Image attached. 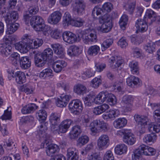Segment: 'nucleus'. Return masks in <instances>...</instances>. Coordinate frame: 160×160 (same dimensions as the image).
I'll use <instances>...</instances> for the list:
<instances>
[{
	"mask_svg": "<svg viewBox=\"0 0 160 160\" xmlns=\"http://www.w3.org/2000/svg\"><path fill=\"white\" fill-rule=\"evenodd\" d=\"M30 22L31 25L36 31H42L45 33L50 30L51 27L45 24L44 20L40 16H36L32 17Z\"/></svg>",
	"mask_w": 160,
	"mask_h": 160,
	"instance_id": "2",
	"label": "nucleus"
},
{
	"mask_svg": "<svg viewBox=\"0 0 160 160\" xmlns=\"http://www.w3.org/2000/svg\"><path fill=\"white\" fill-rule=\"evenodd\" d=\"M133 101V98L131 95L124 96L121 102V104L125 108H130Z\"/></svg>",
	"mask_w": 160,
	"mask_h": 160,
	"instance_id": "30",
	"label": "nucleus"
},
{
	"mask_svg": "<svg viewBox=\"0 0 160 160\" xmlns=\"http://www.w3.org/2000/svg\"><path fill=\"white\" fill-rule=\"evenodd\" d=\"M112 23H103L101 26H99L97 28V29L98 31L101 32L103 33H107L109 32L112 28Z\"/></svg>",
	"mask_w": 160,
	"mask_h": 160,
	"instance_id": "42",
	"label": "nucleus"
},
{
	"mask_svg": "<svg viewBox=\"0 0 160 160\" xmlns=\"http://www.w3.org/2000/svg\"><path fill=\"white\" fill-rule=\"evenodd\" d=\"M50 34L51 37L56 39H60L62 34L60 30L58 28L52 29L50 32Z\"/></svg>",
	"mask_w": 160,
	"mask_h": 160,
	"instance_id": "50",
	"label": "nucleus"
},
{
	"mask_svg": "<svg viewBox=\"0 0 160 160\" xmlns=\"http://www.w3.org/2000/svg\"><path fill=\"white\" fill-rule=\"evenodd\" d=\"M139 152L142 154V155L149 156L148 146L144 144H142L139 146Z\"/></svg>",
	"mask_w": 160,
	"mask_h": 160,
	"instance_id": "61",
	"label": "nucleus"
},
{
	"mask_svg": "<svg viewBox=\"0 0 160 160\" xmlns=\"http://www.w3.org/2000/svg\"><path fill=\"white\" fill-rule=\"evenodd\" d=\"M136 0H128L124 7L125 9L129 13L132 14L133 12Z\"/></svg>",
	"mask_w": 160,
	"mask_h": 160,
	"instance_id": "41",
	"label": "nucleus"
},
{
	"mask_svg": "<svg viewBox=\"0 0 160 160\" xmlns=\"http://www.w3.org/2000/svg\"><path fill=\"white\" fill-rule=\"evenodd\" d=\"M69 109L72 113L75 112H81L83 109L82 104L81 101L79 99L74 100L69 104Z\"/></svg>",
	"mask_w": 160,
	"mask_h": 160,
	"instance_id": "7",
	"label": "nucleus"
},
{
	"mask_svg": "<svg viewBox=\"0 0 160 160\" xmlns=\"http://www.w3.org/2000/svg\"><path fill=\"white\" fill-rule=\"evenodd\" d=\"M155 46V44L153 42L150 41L144 46V48L147 52L152 53L154 52Z\"/></svg>",
	"mask_w": 160,
	"mask_h": 160,
	"instance_id": "55",
	"label": "nucleus"
},
{
	"mask_svg": "<svg viewBox=\"0 0 160 160\" xmlns=\"http://www.w3.org/2000/svg\"><path fill=\"white\" fill-rule=\"evenodd\" d=\"M12 113L10 111H8V109L4 111V114L2 116L1 118L3 120H9L11 118Z\"/></svg>",
	"mask_w": 160,
	"mask_h": 160,
	"instance_id": "64",
	"label": "nucleus"
},
{
	"mask_svg": "<svg viewBox=\"0 0 160 160\" xmlns=\"http://www.w3.org/2000/svg\"><path fill=\"white\" fill-rule=\"evenodd\" d=\"M74 91L78 94H83L86 93L87 88L86 86L83 85L78 84L74 87Z\"/></svg>",
	"mask_w": 160,
	"mask_h": 160,
	"instance_id": "43",
	"label": "nucleus"
},
{
	"mask_svg": "<svg viewBox=\"0 0 160 160\" xmlns=\"http://www.w3.org/2000/svg\"><path fill=\"white\" fill-rule=\"evenodd\" d=\"M53 76L52 70L49 68L44 69L39 74L40 77L41 78H51Z\"/></svg>",
	"mask_w": 160,
	"mask_h": 160,
	"instance_id": "45",
	"label": "nucleus"
},
{
	"mask_svg": "<svg viewBox=\"0 0 160 160\" xmlns=\"http://www.w3.org/2000/svg\"><path fill=\"white\" fill-rule=\"evenodd\" d=\"M109 144V139L108 136L106 134L101 135L97 140V146L101 150L107 148Z\"/></svg>",
	"mask_w": 160,
	"mask_h": 160,
	"instance_id": "8",
	"label": "nucleus"
},
{
	"mask_svg": "<svg viewBox=\"0 0 160 160\" xmlns=\"http://www.w3.org/2000/svg\"><path fill=\"white\" fill-rule=\"evenodd\" d=\"M43 43L41 39L37 38L34 41L31 39L28 34L24 35L21 41L14 44L15 48L21 53L27 52L30 49L37 48L41 46Z\"/></svg>",
	"mask_w": 160,
	"mask_h": 160,
	"instance_id": "1",
	"label": "nucleus"
},
{
	"mask_svg": "<svg viewBox=\"0 0 160 160\" xmlns=\"http://www.w3.org/2000/svg\"><path fill=\"white\" fill-rule=\"evenodd\" d=\"M69 100V96L62 95L58 98L56 102V104L58 107L61 108L65 107L67 105Z\"/></svg>",
	"mask_w": 160,
	"mask_h": 160,
	"instance_id": "21",
	"label": "nucleus"
},
{
	"mask_svg": "<svg viewBox=\"0 0 160 160\" xmlns=\"http://www.w3.org/2000/svg\"><path fill=\"white\" fill-rule=\"evenodd\" d=\"M44 147L46 146V152L47 155L49 156H52L59 149L58 146L55 144H49L47 139L44 141L42 143Z\"/></svg>",
	"mask_w": 160,
	"mask_h": 160,
	"instance_id": "9",
	"label": "nucleus"
},
{
	"mask_svg": "<svg viewBox=\"0 0 160 160\" xmlns=\"http://www.w3.org/2000/svg\"><path fill=\"white\" fill-rule=\"evenodd\" d=\"M72 19L70 14L68 12L65 13L63 17L62 25L65 28H66L70 25L72 22Z\"/></svg>",
	"mask_w": 160,
	"mask_h": 160,
	"instance_id": "37",
	"label": "nucleus"
},
{
	"mask_svg": "<svg viewBox=\"0 0 160 160\" xmlns=\"http://www.w3.org/2000/svg\"><path fill=\"white\" fill-rule=\"evenodd\" d=\"M48 123L46 122L42 123L38 127V134L41 139H43L44 141L47 139L48 137L47 131L48 129L47 126Z\"/></svg>",
	"mask_w": 160,
	"mask_h": 160,
	"instance_id": "12",
	"label": "nucleus"
},
{
	"mask_svg": "<svg viewBox=\"0 0 160 160\" xmlns=\"http://www.w3.org/2000/svg\"><path fill=\"white\" fill-rule=\"evenodd\" d=\"M123 60L121 57L112 56L109 60L110 67L112 68L119 67L123 62Z\"/></svg>",
	"mask_w": 160,
	"mask_h": 160,
	"instance_id": "11",
	"label": "nucleus"
},
{
	"mask_svg": "<svg viewBox=\"0 0 160 160\" xmlns=\"http://www.w3.org/2000/svg\"><path fill=\"white\" fill-rule=\"evenodd\" d=\"M109 108V107L108 105L103 104L94 108L92 109V112L96 115H99L105 112Z\"/></svg>",
	"mask_w": 160,
	"mask_h": 160,
	"instance_id": "28",
	"label": "nucleus"
},
{
	"mask_svg": "<svg viewBox=\"0 0 160 160\" xmlns=\"http://www.w3.org/2000/svg\"><path fill=\"white\" fill-rule=\"evenodd\" d=\"M100 50V47L97 45L90 47L88 51V54L90 56H94L97 55Z\"/></svg>",
	"mask_w": 160,
	"mask_h": 160,
	"instance_id": "48",
	"label": "nucleus"
},
{
	"mask_svg": "<svg viewBox=\"0 0 160 160\" xmlns=\"http://www.w3.org/2000/svg\"><path fill=\"white\" fill-rule=\"evenodd\" d=\"M107 102L111 106H113L117 103V100L115 96L112 93H108Z\"/></svg>",
	"mask_w": 160,
	"mask_h": 160,
	"instance_id": "53",
	"label": "nucleus"
},
{
	"mask_svg": "<svg viewBox=\"0 0 160 160\" xmlns=\"http://www.w3.org/2000/svg\"><path fill=\"white\" fill-rule=\"evenodd\" d=\"M51 46L53 49L54 53L57 54L59 58H63L64 57L65 53L63 48L59 44L54 43L51 44Z\"/></svg>",
	"mask_w": 160,
	"mask_h": 160,
	"instance_id": "20",
	"label": "nucleus"
},
{
	"mask_svg": "<svg viewBox=\"0 0 160 160\" xmlns=\"http://www.w3.org/2000/svg\"><path fill=\"white\" fill-rule=\"evenodd\" d=\"M115 153L118 155H122L126 152L128 149L127 146L124 144L117 145L115 148Z\"/></svg>",
	"mask_w": 160,
	"mask_h": 160,
	"instance_id": "39",
	"label": "nucleus"
},
{
	"mask_svg": "<svg viewBox=\"0 0 160 160\" xmlns=\"http://www.w3.org/2000/svg\"><path fill=\"white\" fill-rule=\"evenodd\" d=\"M70 119H67L62 121L59 126V132L62 133L66 132L72 123Z\"/></svg>",
	"mask_w": 160,
	"mask_h": 160,
	"instance_id": "24",
	"label": "nucleus"
},
{
	"mask_svg": "<svg viewBox=\"0 0 160 160\" xmlns=\"http://www.w3.org/2000/svg\"><path fill=\"white\" fill-rule=\"evenodd\" d=\"M86 4L83 0H75L72 5L73 12L78 16H82L85 13Z\"/></svg>",
	"mask_w": 160,
	"mask_h": 160,
	"instance_id": "5",
	"label": "nucleus"
},
{
	"mask_svg": "<svg viewBox=\"0 0 160 160\" xmlns=\"http://www.w3.org/2000/svg\"><path fill=\"white\" fill-rule=\"evenodd\" d=\"M67 156L68 160H78V152L76 148L70 147L67 151Z\"/></svg>",
	"mask_w": 160,
	"mask_h": 160,
	"instance_id": "19",
	"label": "nucleus"
},
{
	"mask_svg": "<svg viewBox=\"0 0 160 160\" xmlns=\"http://www.w3.org/2000/svg\"><path fill=\"white\" fill-rule=\"evenodd\" d=\"M155 15L154 12L151 9H147L144 16V19H146L148 24H151L155 21Z\"/></svg>",
	"mask_w": 160,
	"mask_h": 160,
	"instance_id": "29",
	"label": "nucleus"
},
{
	"mask_svg": "<svg viewBox=\"0 0 160 160\" xmlns=\"http://www.w3.org/2000/svg\"><path fill=\"white\" fill-rule=\"evenodd\" d=\"M135 121L138 122L139 124L142 126L141 131H140L141 134L145 132V126L147 125V118L143 116H140L138 115H135L134 117Z\"/></svg>",
	"mask_w": 160,
	"mask_h": 160,
	"instance_id": "15",
	"label": "nucleus"
},
{
	"mask_svg": "<svg viewBox=\"0 0 160 160\" xmlns=\"http://www.w3.org/2000/svg\"><path fill=\"white\" fill-rule=\"evenodd\" d=\"M113 40L112 38H109L105 40L101 45L102 51H105L112 44Z\"/></svg>",
	"mask_w": 160,
	"mask_h": 160,
	"instance_id": "58",
	"label": "nucleus"
},
{
	"mask_svg": "<svg viewBox=\"0 0 160 160\" xmlns=\"http://www.w3.org/2000/svg\"><path fill=\"white\" fill-rule=\"evenodd\" d=\"M119 115V110L117 109H110L109 112L102 115V118L106 120H114Z\"/></svg>",
	"mask_w": 160,
	"mask_h": 160,
	"instance_id": "16",
	"label": "nucleus"
},
{
	"mask_svg": "<svg viewBox=\"0 0 160 160\" xmlns=\"http://www.w3.org/2000/svg\"><path fill=\"white\" fill-rule=\"evenodd\" d=\"M3 41L6 45H11L15 43L17 40V37L16 35H5L3 38Z\"/></svg>",
	"mask_w": 160,
	"mask_h": 160,
	"instance_id": "35",
	"label": "nucleus"
},
{
	"mask_svg": "<svg viewBox=\"0 0 160 160\" xmlns=\"http://www.w3.org/2000/svg\"><path fill=\"white\" fill-rule=\"evenodd\" d=\"M149 22H148L146 19H138L136 22L135 26L136 27H138L139 26H143L144 30L148 28L147 23H148Z\"/></svg>",
	"mask_w": 160,
	"mask_h": 160,
	"instance_id": "57",
	"label": "nucleus"
},
{
	"mask_svg": "<svg viewBox=\"0 0 160 160\" xmlns=\"http://www.w3.org/2000/svg\"><path fill=\"white\" fill-rule=\"evenodd\" d=\"M102 83V80L100 77H96L91 81V86L94 88H97Z\"/></svg>",
	"mask_w": 160,
	"mask_h": 160,
	"instance_id": "54",
	"label": "nucleus"
},
{
	"mask_svg": "<svg viewBox=\"0 0 160 160\" xmlns=\"http://www.w3.org/2000/svg\"><path fill=\"white\" fill-rule=\"evenodd\" d=\"M157 139V135L153 133L148 134L145 135L143 138V142L148 143L149 142H155Z\"/></svg>",
	"mask_w": 160,
	"mask_h": 160,
	"instance_id": "47",
	"label": "nucleus"
},
{
	"mask_svg": "<svg viewBox=\"0 0 160 160\" xmlns=\"http://www.w3.org/2000/svg\"><path fill=\"white\" fill-rule=\"evenodd\" d=\"M63 40L69 44H72L79 41L81 38V32L80 34L76 35L69 31L64 32L62 34Z\"/></svg>",
	"mask_w": 160,
	"mask_h": 160,
	"instance_id": "6",
	"label": "nucleus"
},
{
	"mask_svg": "<svg viewBox=\"0 0 160 160\" xmlns=\"http://www.w3.org/2000/svg\"><path fill=\"white\" fill-rule=\"evenodd\" d=\"M36 117L39 121L43 122L46 120L47 114L44 110L41 109L37 112Z\"/></svg>",
	"mask_w": 160,
	"mask_h": 160,
	"instance_id": "44",
	"label": "nucleus"
},
{
	"mask_svg": "<svg viewBox=\"0 0 160 160\" xmlns=\"http://www.w3.org/2000/svg\"><path fill=\"white\" fill-rule=\"evenodd\" d=\"M128 21V17L125 14L123 15L119 21V24L120 28L123 30H124L127 25Z\"/></svg>",
	"mask_w": 160,
	"mask_h": 160,
	"instance_id": "52",
	"label": "nucleus"
},
{
	"mask_svg": "<svg viewBox=\"0 0 160 160\" xmlns=\"http://www.w3.org/2000/svg\"><path fill=\"white\" fill-rule=\"evenodd\" d=\"M103 10L98 6L95 7L92 11V16L94 19L97 18V17L101 15L103 12Z\"/></svg>",
	"mask_w": 160,
	"mask_h": 160,
	"instance_id": "56",
	"label": "nucleus"
},
{
	"mask_svg": "<svg viewBox=\"0 0 160 160\" xmlns=\"http://www.w3.org/2000/svg\"><path fill=\"white\" fill-rule=\"evenodd\" d=\"M85 23V21L82 18L77 17L72 19V22L70 25L79 28L82 27Z\"/></svg>",
	"mask_w": 160,
	"mask_h": 160,
	"instance_id": "40",
	"label": "nucleus"
},
{
	"mask_svg": "<svg viewBox=\"0 0 160 160\" xmlns=\"http://www.w3.org/2000/svg\"><path fill=\"white\" fill-rule=\"evenodd\" d=\"M131 40L132 44L136 45H139L141 42V37L136 35L132 36L131 37Z\"/></svg>",
	"mask_w": 160,
	"mask_h": 160,
	"instance_id": "63",
	"label": "nucleus"
},
{
	"mask_svg": "<svg viewBox=\"0 0 160 160\" xmlns=\"http://www.w3.org/2000/svg\"><path fill=\"white\" fill-rule=\"evenodd\" d=\"M98 20L99 22L101 24L112 23L111 18L110 15L108 14H105L104 15L100 17Z\"/></svg>",
	"mask_w": 160,
	"mask_h": 160,
	"instance_id": "51",
	"label": "nucleus"
},
{
	"mask_svg": "<svg viewBox=\"0 0 160 160\" xmlns=\"http://www.w3.org/2000/svg\"><path fill=\"white\" fill-rule=\"evenodd\" d=\"M19 54L17 52H14L12 53L9 57L10 60L12 61L13 64H17L19 60H20Z\"/></svg>",
	"mask_w": 160,
	"mask_h": 160,
	"instance_id": "60",
	"label": "nucleus"
},
{
	"mask_svg": "<svg viewBox=\"0 0 160 160\" xmlns=\"http://www.w3.org/2000/svg\"><path fill=\"white\" fill-rule=\"evenodd\" d=\"M95 71L91 68H86L82 73V78L84 79L93 77Z\"/></svg>",
	"mask_w": 160,
	"mask_h": 160,
	"instance_id": "36",
	"label": "nucleus"
},
{
	"mask_svg": "<svg viewBox=\"0 0 160 160\" xmlns=\"http://www.w3.org/2000/svg\"><path fill=\"white\" fill-rule=\"evenodd\" d=\"M82 132V130L79 126H75L72 128L69 132V137L71 139H74L78 137Z\"/></svg>",
	"mask_w": 160,
	"mask_h": 160,
	"instance_id": "32",
	"label": "nucleus"
},
{
	"mask_svg": "<svg viewBox=\"0 0 160 160\" xmlns=\"http://www.w3.org/2000/svg\"><path fill=\"white\" fill-rule=\"evenodd\" d=\"M128 85L131 87L135 88L140 86L142 85L141 80L138 77L131 76L127 79Z\"/></svg>",
	"mask_w": 160,
	"mask_h": 160,
	"instance_id": "14",
	"label": "nucleus"
},
{
	"mask_svg": "<svg viewBox=\"0 0 160 160\" xmlns=\"http://www.w3.org/2000/svg\"><path fill=\"white\" fill-rule=\"evenodd\" d=\"M16 81L18 84H21L26 82V77L24 72L21 71H17L15 75Z\"/></svg>",
	"mask_w": 160,
	"mask_h": 160,
	"instance_id": "33",
	"label": "nucleus"
},
{
	"mask_svg": "<svg viewBox=\"0 0 160 160\" xmlns=\"http://www.w3.org/2000/svg\"><path fill=\"white\" fill-rule=\"evenodd\" d=\"M123 139L125 143L129 145L134 144L136 141L134 135L132 133L129 132L126 133L123 136Z\"/></svg>",
	"mask_w": 160,
	"mask_h": 160,
	"instance_id": "27",
	"label": "nucleus"
},
{
	"mask_svg": "<svg viewBox=\"0 0 160 160\" xmlns=\"http://www.w3.org/2000/svg\"><path fill=\"white\" fill-rule=\"evenodd\" d=\"M131 71L133 74H138L139 73L138 63L137 62L132 61L129 64Z\"/></svg>",
	"mask_w": 160,
	"mask_h": 160,
	"instance_id": "49",
	"label": "nucleus"
},
{
	"mask_svg": "<svg viewBox=\"0 0 160 160\" xmlns=\"http://www.w3.org/2000/svg\"><path fill=\"white\" fill-rule=\"evenodd\" d=\"M89 140V138L87 136H82L78 139V145L82 146L87 143Z\"/></svg>",
	"mask_w": 160,
	"mask_h": 160,
	"instance_id": "59",
	"label": "nucleus"
},
{
	"mask_svg": "<svg viewBox=\"0 0 160 160\" xmlns=\"http://www.w3.org/2000/svg\"><path fill=\"white\" fill-rule=\"evenodd\" d=\"M38 108V107L35 104H29L24 107L21 110V112L23 114L31 113Z\"/></svg>",
	"mask_w": 160,
	"mask_h": 160,
	"instance_id": "26",
	"label": "nucleus"
},
{
	"mask_svg": "<svg viewBox=\"0 0 160 160\" xmlns=\"http://www.w3.org/2000/svg\"><path fill=\"white\" fill-rule=\"evenodd\" d=\"M62 16V13L60 11H54L48 17V23L52 25L57 24L60 21Z\"/></svg>",
	"mask_w": 160,
	"mask_h": 160,
	"instance_id": "10",
	"label": "nucleus"
},
{
	"mask_svg": "<svg viewBox=\"0 0 160 160\" xmlns=\"http://www.w3.org/2000/svg\"><path fill=\"white\" fill-rule=\"evenodd\" d=\"M82 52L78 46L72 45L69 47L67 50L68 54L71 57L77 56Z\"/></svg>",
	"mask_w": 160,
	"mask_h": 160,
	"instance_id": "22",
	"label": "nucleus"
},
{
	"mask_svg": "<svg viewBox=\"0 0 160 160\" xmlns=\"http://www.w3.org/2000/svg\"><path fill=\"white\" fill-rule=\"evenodd\" d=\"M35 89L33 84H26L19 87V90L23 91L27 94H31L33 93Z\"/></svg>",
	"mask_w": 160,
	"mask_h": 160,
	"instance_id": "23",
	"label": "nucleus"
},
{
	"mask_svg": "<svg viewBox=\"0 0 160 160\" xmlns=\"http://www.w3.org/2000/svg\"><path fill=\"white\" fill-rule=\"evenodd\" d=\"M89 127L91 134L95 135L98 132L107 131L108 129V125L102 120L96 119L90 123Z\"/></svg>",
	"mask_w": 160,
	"mask_h": 160,
	"instance_id": "4",
	"label": "nucleus"
},
{
	"mask_svg": "<svg viewBox=\"0 0 160 160\" xmlns=\"http://www.w3.org/2000/svg\"><path fill=\"white\" fill-rule=\"evenodd\" d=\"M20 64L22 68L24 69H27L31 66V62L28 57H22L20 59Z\"/></svg>",
	"mask_w": 160,
	"mask_h": 160,
	"instance_id": "34",
	"label": "nucleus"
},
{
	"mask_svg": "<svg viewBox=\"0 0 160 160\" xmlns=\"http://www.w3.org/2000/svg\"><path fill=\"white\" fill-rule=\"evenodd\" d=\"M18 18V15L17 12L12 11L10 13L7 18L5 19L6 22H15Z\"/></svg>",
	"mask_w": 160,
	"mask_h": 160,
	"instance_id": "46",
	"label": "nucleus"
},
{
	"mask_svg": "<svg viewBox=\"0 0 160 160\" xmlns=\"http://www.w3.org/2000/svg\"><path fill=\"white\" fill-rule=\"evenodd\" d=\"M67 65V62L64 60H57L53 64V68L55 72L59 73L66 67Z\"/></svg>",
	"mask_w": 160,
	"mask_h": 160,
	"instance_id": "17",
	"label": "nucleus"
},
{
	"mask_svg": "<svg viewBox=\"0 0 160 160\" xmlns=\"http://www.w3.org/2000/svg\"><path fill=\"white\" fill-rule=\"evenodd\" d=\"M61 115L60 113L57 112L52 113L49 117L50 123L54 126L57 124V122L60 120Z\"/></svg>",
	"mask_w": 160,
	"mask_h": 160,
	"instance_id": "38",
	"label": "nucleus"
},
{
	"mask_svg": "<svg viewBox=\"0 0 160 160\" xmlns=\"http://www.w3.org/2000/svg\"><path fill=\"white\" fill-rule=\"evenodd\" d=\"M150 131H154L156 133H158L160 131V124L158 123L157 124H152L148 128Z\"/></svg>",
	"mask_w": 160,
	"mask_h": 160,
	"instance_id": "62",
	"label": "nucleus"
},
{
	"mask_svg": "<svg viewBox=\"0 0 160 160\" xmlns=\"http://www.w3.org/2000/svg\"><path fill=\"white\" fill-rule=\"evenodd\" d=\"M7 24V29L6 31L7 34H13L16 31L19 27L18 23L13 22H6Z\"/></svg>",
	"mask_w": 160,
	"mask_h": 160,
	"instance_id": "25",
	"label": "nucleus"
},
{
	"mask_svg": "<svg viewBox=\"0 0 160 160\" xmlns=\"http://www.w3.org/2000/svg\"><path fill=\"white\" fill-rule=\"evenodd\" d=\"M12 52L11 45L0 44V54L4 57H7Z\"/></svg>",
	"mask_w": 160,
	"mask_h": 160,
	"instance_id": "18",
	"label": "nucleus"
},
{
	"mask_svg": "<svg viewBox=\"0 0 160 160\" xmlns=\"http://www.w3.org/2000/svg\"><path fill=\"white\" fill-rule=\"evenodd\" d=\"M127 121L125 118H119L113 122L114 127L117 129H120L124 127L127 124Z\"/></svg>",
	"mask_w": 160,
	"mask_h": 160,
	"instance_id": "31",
	"label": "nucleus"
},
{
	"mask_svg": "<svg viewBox=\"0 0 160 160\" xmlns=\"http://www.w3.org/2000/svg\"><path fill=\"white\" fill-rule=\"evenodd\" d=\"M53 52L50 48L46 49L41 54H36L34 57L36 65L41 67L44 65L45 61L50 60L52 57Z\"/></svg>",
	"mask_w": 160,
	"mask_h": 160,
	"instance_id": "3",
	"label": "nucleus"
},
{
	"mask_svg": "<svg viewBox=\"0 0 160 160\" xmlns=\"http://www.w3.org/2000/svg\"><path fill=\"white\" fill-rule=\"evenodd\" d=\"M83 31L81 32V38H82L86 42H96L97 41V37L96 32L92 31L88 35L84 34Z\"/></svg>",
	"mask_w": 160,
	"mask_h": 160,
	"instance_id": "13",
	"label": "nucleus"
}]
</instances>
